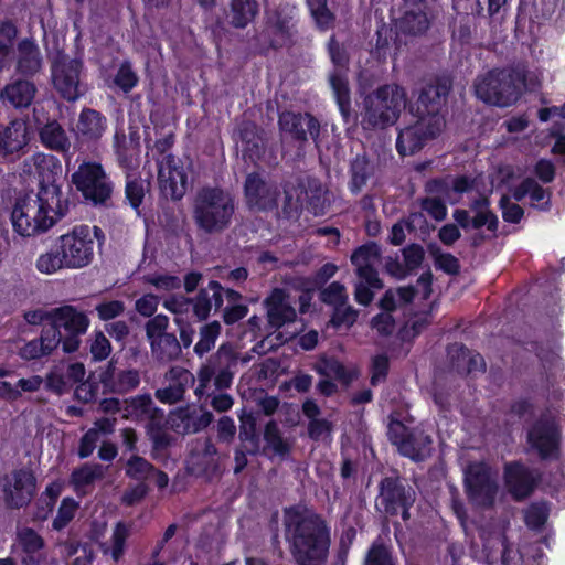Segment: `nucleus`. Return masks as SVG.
I'll return each mask as SVG.
<instances>
[{
	"label": "nucleus",
	"instance_id": "obj_1",
	"mask_svg": "<svg viewBox=\"0 0 565 565\" xmlns=\"http://www.w3.org/2000/svg\"><path fill=\"white\" fill-rule=\"evenodd\" d=\"M284 536L297 565H321L331 544L330 530L316 512L301 505L284 509Z\"/></svg>",
	"mask_w": 565,
	"mask_h": 565
},
{
	"label": "nucleus",
	"instance_id": "obj_2",
	"mask_svg": "<svg viewBox=\"0 0 565 565\" xmlns=\"http://www.w3.org/2000/svg\"><path fill=\"white\" fill-rule=\"evenodd\" d=\"M61 195L57 184L41 182L36 194L18 199L11 213L14 231L24 237L47 232L67 212L68 204Z\"/></svg>",
	"mask_w": 565,
	"mask_h": 565
},
{
	"label": "nucleus",
	"instance_id": "obj_3",
	"mask_svg": "<svg viewBox=\"0 0 565 565\" xmlns=\"http://www.w3.org/2000/svg\"><path fill=\"white\" fill-rule=\"evenodd\" d=\"M235 211V199L228 191L204 186L194 198L192 218L199 232L215 236L231 227Z\"/></svg>",
	"mask_w": 565,
	"mask_h": 565
},
{
	"label": "nucleus",
	"instance_id": "obj_4",
	"mask_svg": "<svg viewBox=\"0 0 565 565\" xmlns=\"http://www.w3.org/2000/svg\"><path fill=\"white\" fill-rule=\"evenodd\" d=\"M407 103L406 90L397 84H385L365 95L361 125L365 130H383L397 122Z\"/></svg>",
	"mask_w": 565,
	"mask_h": 565
},
{
	"label": "nucleus",
	"instance_id": "obj_5",
	"mask_svg": "<svg viewBox=\"0 0 565 565\" xmlns=\"http://www.w3.org/2000/svg\"><path fill=\"white\" fill-rule=\"evenodd\" d=\"M524 76L514 68H495L480 75L475 81L476 96L487 104L508 107L514 104L522 93Z\"/></svg>",
	"mask_w": 565,
	"mask_h": 565
},
{
	"label": "nucleus",
	"instance_id": "obj_6",
	"mask_svg": "<svg viewBox=\"0 0 565 565\" xmlns=\"http://www.w3.org/2000/svg\"><path fill=\"white\" fill-rule=\"evenodd\" d=\"M239 364V353L232 343H223L212 353L198 371L199 385L194 390L201 401L211 381L217 391H225L233 384Z\"/></svg>",
	"mask_w": 565,
	"mask_h": 565
},
{
	"label": "nucleus",
	"instance_id": "obj_7",
	"mask_svg": "<svg viewBox=\"0 0 565 565\" xmlns=\"http://www.w3.org/2000/svg\"><path fill=\"white\" fill-rule=\"evenodd\" d=\"M381 248L374 242L356 248L351 255V263L355 267L354 299L362 306H369L374 298V291L381 290L384 285L380 279L375 266L380 263Z\"/></svg>",
	"mask_w": 565,
	"mask_h": 565
},
{
	"label": "nucleus",
	"instance_id": "obj_8",
	"mask_svg": "<svg viewBox=\"0 0 565 565\" xmlns=\"http://www.w3.org/2000/svg\"><path fill=\"white\" fill-rule=\"evenodd\" d=\"M72 183L85 201L95 206H109L113 196V183L98 162L85 161L72 174Z\"/></svg>",
	"mask_w": 565,
	"mask_h": 565
},
{
	"label": "nucleus",
	"instance_id": "obj_9",
	"mask_svg": "<svg viewBox=\"0 0 565 565\" xmlns=\"http://www.w3.org/2000/svg\"><path fill=\"white\" fill-rule=\"evenodd\" d=\"M89 318L73 306H62L50 311V323L45 329H54L57 333L58 345L65 353L76 352L89 327Z\"/></svg>",
	"mask_w": 565,
	"mask_h": 565
},
{
	"label": "nucleus",
	"instance_id": "obj_10",
	"mask_svg": "<svg viewBox=\"0 0 565 565\" xmlns=\"http://www.w3.org/2000/svg\"><path fill=\"white\" fill-rule=\"evenodd\" d=\"M327 50L333 70L328 76L341 115L348 119L351 111V90L349 86L350 54L343 43L332 34L327 43Z\"/></svg>",
	"mask_w": 565,
	"mask_h": 565
},
{
	"label": "nucleus",
	"instance_id": "obj_11",
	"mask_svg": "<svg viewBox=\"0 0 565 565\" xmlns=\"http://www.w3.org/2000/svg\"><path fill=\"white\" fill-rule=\"evenodd\" d=\"M169 317L162 313L149 319L145 323L147 341L153 361L159 364H169L182 356L181 344L177 335L168 332Z\"/></svg>",
	"mask_w": 565,
	"mask_h": 565
},
{
	"label": "nucleus",
	"instance_id": "obj_12",
	"mask_svg": "<svg viewBox=\"0 0 565 565\" xmlns=\"http://www.w3.org/2000/svg\"><path fill=\"white\" fill-rule=\"evenodd\" d=\"M376 509L390 516L402 515L404 521L409 519V509L416 500L415 490L399 476L385 477L379 484Z\"/></svg>",
	"mask_w": 565,
	"mask_h": 565
},
{
	"label": "nucleus",
	"instance_id": "obj_13",
	"mask_svg": "<svg viewBox=\"0 0 565 565\" xmlns=\"http://www.w3.org/2000/svg\"><path fill=\"white\" fill-rule=\"evenodd\" d=\"M387 436L398 452L415 462L425 461L431 456L433 439L419 428L409 429L397 419L388 424Z\"/></svg>",
	"mask_w": 565,
	"mask_h": 565
},
{
	"label": "nucleus",
	"instance_id": "obj_14",
	"mask_svg": "<svg viewBox=\"0 0 565 565\" xmlns=\"http://www.w3.org/2000/svg\"><path fill=\"white\" fill-rule=\"evenodd\" d=\"M83 61L58 53L51 65L54 88L67 102H75L85 93L81 74Z\"/></svg>",
	"mask_w": 565,
	"mask_h": 565
},
{
	"label": "nucleus",
	"instance_id": "obj_15",
	"mask_svg": "<svg viewBox=\"0 0 565 565\" xmlns=\"http://www.w3.org/2000/svg\"><path fill=\"white\" fill-rule=\"evenodd\" d=\"M62 258L66 269H82L92 264L94 259V239L87 225L75 226L71 232L57 238Z\"/></svg>",
	"mask_w": 565,
	"mask_h": 565
},
{
	"label": "nucleus",
	"instance_id": "obj_16",
	"mask_svg": "<svg viewBox=\"0 0 565 565\" xmlns=\"http://www.w3.org/2000/svg\"><path fill=\"white\" fill-rule=\"evenodd\" d=\"M445 121L443 117H422L399 130L396 149L401 156H413L420 151L428 141L435 139L441 131Z\"/></svg>",
	"mask_w": 565,
	"mask_h": 565
},
{
	"label": "nucleus",
	"instance_id": "obj_17",
	"mask_svg": "<svg viewBox=\"0 0 565 565\" xmlns=\"http://www.w3.org/2000/svg\"><path fill=\"white\" fill-rule=\"evenodd\" d=\"M36 491V477L30 468L14 469L2 479V499L8 509L26 508Z\"/></svg>",
	"mask_w": 565,
	"mask_h": 565
},
{
	"label": "nucleus",
	"instance_id": "obj_18",
	"mask_svg": "<svg viewBox=\"0 0 565 565\" xmlns=\"http://www.w3.org/2000/svg\"><path fill=\"white\" fill-rule=\"evenodd\" d=\"M465 487L469 500L482 508H490L495 501L498 481L490 468L481 462L470 463L465 470Z\"/></svg>",
	"mask_w": 565,
	"mask_h": 565
},
{
	"label": "nucleus",
	"instance_id": "obj_19",
	"mask_svg": "<svg viewBox=\"0 0 565 565\" xmlns=\"http://www.w3.org/2000/svg\"><path fill=\"white\" fill-rule=\"evenodd\" d=\"M280 191L264 173L250 172L244 182V198L250 211H271L277 207Z\"/></svg>",
	"mask_w": 565,
	"mask_h": 565
},
{
	"label": "nucleus",
	"instance_id": "obj_20",
	"mask_svg": "<svg viewBox=\"0 0 565 565\" xmlns=\"http://www.w3.org/2000/svg\"><path fill=\"white\" fill-rule=\"evenodd\" d=\"M188 472L204 481L221 475V455L211 438L198 439L186 459Z\"/></svg>",
	"mask_w": 565,
	"mask_h": 565
},
{
	"label": "nucleus",
	"instance_id": "obj_21",
	"mask_svg": "<svg viewBox=\"0 0 565 565\" xmlns=\"http://www.w3.org/2000/svg\"><path fill=\"white\" fill-rule=\"evenodd\" d=\"M160 191L173 201L181 200L188 190V175L179 159L169 154L156 158Z\"/></svg>",
	"mask_w": 565,
	"mask_h": 565
},
{
	"label": "nucleus",
	"instance_id": "obj_22",
	"mask_svg": "<svg viewBox=\"0 0 565 565\" xmlns=\"http://www.w3.org/2000/svg\"><path fill=\"white\" fill-rule=\"evenodd\" d=\"M527 444L543 460L556 457L559 431L551 416L540 417L527 430Z\"/></svg>",
	"mask_w": 565,
	"mask_h": 565
},
{
	"label": "nucleus",
	"instance_id": "obj_23",
	"mask_svg": "<svg viewBox=\"0 0 565 565\" xmlns=\"http://www.w3.org/2000/svg\"><path fill=\"white\" fill-rule=\"evenodd\" d=\"M451 82L447 77H438L425 84L415 102L416 115L422 117H441L439 110L447 100Z\"/></svg>",
	"mask_w": 565,
	"mask_h": 565
},
{
	"label": "nucleus",
	"instance_id": "obj_24",
	"mask_svg": "<svg viewBox=\"0 0 565 565\" xmlns=\"http://www.w3.org/2000/svg\"><path fill=\"white\" fill-rule=\"evenodd\" d=\"M171 428L180 435H192L207 428L214 420L212 412L203 405L181 407L171 415Z\"/></svg>",
	"mask_w": 565,
	"mask_h": 565
},
{
	"label": "nucleus",
	"instance_id": "obj_25",
	"mask_svg": "<svg viewBox=\"0 0 565 565\" xmlns=\"http://www.w3.org/2000/svg\"><path fill=\"white\" fill-rule=\"evenodd\" d=\"M278 125L282 132L300 142L308 138L317 140L320 134L319 121L309 113L284 111L279 115Z\"/></svg>",
	"mask_w": 565,
	"mask_h": 565
},
{
	"label": "nucleus",
	"instance_id": "obj_26",
	"mask_svg": "<svg viewBox=\"0 0 565 565\" xmlns=\"http://www.w3.org/2000/svg\"><path fill=\"white\" fill-rule=\"evenodd\" d=\"M168 382L166 387L156 391V397L166 404H177L184 399L189 386L195 382L194 375L182 366H171L164 374Z\"/></svg>",
	"mask_w": 565,
	"mask_h": 565
},
{
	"label": "nucleus",
	"instance_id": "obj_27",
	"mask_svg": "<svg viewBox=\"0 0 565 565\" xmlns=\"http://www.w3.org/2000/svg\"><path fill=\"white\" fill-rule=\"evenodd\" d=\"M1 158H20L29 145L28 127L23 119L14 118L7 125L0 124Z\"/></svg>",
	"mask_w": 565,
	"mask_h": 565
},
{
	"label": "nucleus",
	"instance_id": "obj_28",
	"mask_svg": "<svg viewBox=\"0 0 565 565\" xmlns=\"http://www.w3.org/2000/svg\"><path fill=\"white\" fill-rule=\"evenodd\" d=\"M504 478L509 492L522 500L533 492L540 476L522 463L512 462L505 466Z\"/></svg>",
	"mask_w": 565,
	"mask_h": 565
},
{
	"label": "nucleus",
	"instance_id": "obj_29",
	"mask_svg": "<svg viewBox=\"0 0 565 565\" xmlns=\"http://www.w3.org/2000/svg\"><path fill=\"white\" fill-rule=\"evenodd\" d=\"M38 113L39 109L34 108L33 116L35 125L38 126L41 143L46 149L66 156L72 147L71 138L68 137L66 130L56 119H52L45 124H42Z\"/></svg>",
	"mask_w": 565,
	"mask_h": 565
},
{
	"label": "nucleus",
	"instance_id": "obj_30",
	"mask_svg": "<svg viewBox=\"0 0 565 565\" xmlns=\"http://www.w3.org/2000/svg\"><path fill=\"white\" fill-rule=\"evenodd\" d=\"M116 156L119 164L132 170L138 164L140 153V134L137 127H129L128 132L117 130L114 136Z\"/></svg>",
	"mask_w": 565,
	"mask_h": 565
},
{
	"label": "nucleus",
	"instance_id": "obj_31",
	"mask_svg": "<svg viewBox=\"0 0 565 565\" xmlns=\"http://www.w3.org/2000/svg\"><path fill=\"white\" fill-rule=\"evenodd\" d=\"M35 84L28 79H15L0 89V100L7 108L22 110L29 108L36 95Z\"/></svg>",
	"mask_w": 565,
	"mask_h": 565
},
{
	"label": "nucleus",
	"instance_id": "obj_32",
	"mask_svg": "<svg viewBox=\"0 0 565 565\" xmlns=\"http://www.w3.org/2000/svg\"><path fill=\"white\" fill-rule=\"evenodd\" d=\"M267 309V321L271 329H279L294 322L297 313L285 290L276 288L264 301Z\"/></svg>",
	"mask_w": 565,
	"mask_h": 565
},
{
	"label": "nucleus",
	"instance_id": "obj_33",
	"mask_svg": "<svg viewBox=\"0 0 565 565\" xmlns=\"http://www.w3.org/2000/svg\"><path fill=\"white\" fill-rule=\"evenodd\" d=\"M235 136L243 143V156L252 162L258 161L265 152V143L257 125L249 120H242L236 129Z\"/></svg>",
	"mask_w": 565,
	"mask_h": 565
},
{
	"label": "nucleus",
	"instance_id": "obj_34",
	"mask_svg": "<svg viewBox=\"0 0 565 565\" xmlns=\"http://www.w3.org/2000/svg\"><path fill=\"white\" fill-rule=\"evenodd\" d=\"M106 126L105 116L93 108H84L76 124V134L85 141H96L104 135Z\"/></svg>",
	"mask_w": 565,
	"mask_h": 565
},
{
	"label": "nucleus",
	"instance_id": "obj_35",
	"mask_svg": "<svg viewBox=\"0 0 565 565\" xmlns=\"http://www.w3.org/2000/svg\"><path fill=\"white\" fill-rule=\"evenodd\" d=\"M428 191L435 194L434 198H426L422 202V207L436 221H443L446 217L447 209L445 201L449 199V183L444 180H434L428 183Z\"/></svg>",
	"mask_w": 565,
	"mask_h": 565
},
{
	"label": "nucleus",
	"instance_id": "obj_36",
	"mask_svg": "<svg viewBox=\"0 0 565 565\" xmlns=\"http://www.w3.org/2000/svg\"><path fill=\"white\" fill-rule=\"evenodd\" d=\"M42 67V56L39 46L30 39H23L18 44L17 72L24 76L35 75Z\"/></svg>",
	"mask_w": 565,
	"mask_h": 565
},
{
	"label": "nucleus",
	"instance_id": "obj_37",
	"mask_svg": "<svg viewBox=\"0 0 565 565\" xmlns=\"http://www.w3.org/2000/svg\"><path fill=\"white\" fill-rule=\"evenodd\" d=\"M266 32L270 36V45L273 47L287 45L291 42L292 38L291 18L278 11H273L267 17Z\"/></svg>",
	"mask_w": 565,
	"mask_h": 565
},
{
	"label": "nucleus",
	"instance_id": "obj_38",
	"mask_svg": "<svg viewBox=\"0 0 565 565\" xmlns=\"http://www.w3.org/2000/svg\"><path fill=\"white\" fill-rule=\"evenodd\" d=\"M375 166L369 156L363 152L356 154L350 163V190L358 194L366 185L367 181L374 175Z\"/></svg>",
	"mask_w": 565,
	"mask_h": 565
},
{
	"label": "nucleus",
	"instance_id": "obj_39",
	"mask_svg": "<svg viewBox=\"0 0 565 565\" xmlns=\"http://www.w3.org/2000/svg\"><path fill=\"white\" fill-rule=\"evenodd\" d=\"M54 329L42 330L40 339L32 340L21 348L23 359L34 360L51 354L58 347V338Z\"/></svg>",
	"mask_w": 565,
	"mask_h": 565
},
{
	"label": "nucleus",
	"instance_id": "obj_40",
	"mask_svg": "<svg viewBox=\"0 0 565 565\" xmlns=\"http://www.w3.org/2000/svg\"><path fill=\"white\" fill-rule=\"evenodd\" d=\"M265 446L263 454L270 451L274 456L285 458L291 450V443L282 436V433L275 420H269L263 431Z\"/></svg>",
	"mask_w": 565,
	"mask_h": 565
},
{
	"label": "nucleus",
	"instance_id": "obj_41",
	"mask_svg": "<svg viewBox=\"0 0 565 565\" xmlns=\"http://www.w3.org/2000/svg\"><path fill=\"white\" fill-rule=\"evenodd\" d=\"M107 472V467L100 463H84L73 470L70 483L76 492H85L86 488L102 480Z\"/></svg>",
	"mask_w": 565,
	"mask_h": 565
},
{
	"label": "nucleus",
	"instance_id": "obj_42",
	"mask_svg": "<svg viewBox=\"0 0 565 565\" xmlns=\"http://www.w3.org/2000/svg\"><path fill=\"white\" fill-rule=\"evenodd\" d=\"M448 355L450 358L451 366L458 373H471L484 365L482 358L471 355L470 351L462 344L454 343L448 348Z\"/></svg>",
	"mask_w": 565,
	"mask_h": 565
},
{
	"label": "nucleus",
	"instance_id": "obj_43",
	"mask_svg": "<svg viewBox=\"0 0 565 565\" xmlns=\"http://www.w3.org/2000/svg\"><path fill=\"white\" fill-rule=\"evenodd\" d=\"M306 195L315 215H323L330 206V193L323 183L313 177L306 179Z\"/></svg>",
	"mask_w": 565,
	"mask_h": 565
},
{
	"label": "nucleus",
	"instance_id": "obj_44",
	"mask_svg": "<svg viewBox=\"0 0 565 565\" xmlns=\"http://www.w3.org/2000/svg\"><path fill=\"white\" fill-rule=\"evenodd\" d=\"M238 439V446L248 451L250 456L260 452V438L256 429V419L252 414L241 417Z\"/></svg>",
	"mask_w": 565,
	"mask_h": 565
},
{
	"label": "nucleus",
	"instance_id": "obj_45",
	"mask_svg": "<svg viewBox=\"0 0 565 565\" xmlns=\"http://www.w3.org/2000/svg\"><path fill=\"white\" fill-rule=\"evenodd\" d=\"M312 369L320 376L326 379H335L344 385H348L353 379L352 373L334 358L322 356L313 364Z\"/></svg>",
	"mask_w": 565,
	"mask_h": 565
},
{
	"label": "nucleus",
	"instance_id": "obj_46",
	"mask_svg": "<svg viewBox=\"0 0 565 565\" xmlns=\"http://www.w3.org/2000/svg\"><path fill=\"white\" fill-rule=\"evenodd\" d=\"M158 408L149 394L138 395L127 401L125 417L132 420H146L154 417Z\"/></svg>",
	"mask_w": 565,
	"mask_h": 565
},
{
	"label": "nucleus",
	"instance_id": "obj_47",
	"mask_svg": "<svg viewBox=\"0 0 565 565\" xmlns=\"http://www.w3.org/2000/svg\"><path fill=\"white\" fill-rule=\"evenodd\" d=\"M221 289V284L211 280L205 288H201L195 297L192 298L193 313L199 320H206L213 308V298L215 292Z\"/></svg>",
	"mask_w": 565,
	"mask_h": 565
},
{
	"label": "nucleus",
	"instance_id": "obj_48",
	"mask_svg": "<svg viewBox=\"0 0 565 565\" xmlns=\"http://www.w3.org/2000/svg\"><path fill=\"white\" fill-rule=\"evenodd\" d=\"M221 323L218 321H212L200 327L199 340L193 347V352L196 356L203 358L209 353L216 343L221 334Z\"/></svg>",
	"mask_w": 565,
	"mask_h": 565
},
{
	"label": "nucleus",
	"instance_id": "obj_49",
	"mask_svg": "<svg viewBox=\"0 0 565 565\" xmlns=\"http://www.w3.org/2000/svg\"><path fill=\"white\" fill-rule=\"evenodd\" d=\"M257 4L255 0H232L230 23L235 28H245L256 15Z\"/></svg>",
	"mask_w": 565,
	"mask_h": 565
},
{
	"label": "nucleus",
	"instance_id": "obj_50",
	"mask_svg": "<svg viewBox=\"0 0 565 565\" xmlns=\"http://www.w3.org/2000/svg\"><path fill=\"white\" fill-rule=\"evenodd\" d=\"M148 438L151 443V458L163 461L169 458V449L174 444L175 438L161 428H153L148 431Z\"/></svg>",
	"mask_w": 565,
	"mask_h": 565
},
{
	"label": "nucleus",
	"instance_id": "obj_51",
	"mask_svg": "<svg viewBox=\"0 0 565 565\" xmlns=\"http://www.w3.org/2000/svg\"><path fill=\"white\" fill-rule=\"evenodd\" d=\"M140 384V373L136 369L120 370L115 376L108 381V390L116 394H126Z\"/></svg>",
	"mask_w": 565,
	"mask_h": 565
},
{
	"label": "nucleus",
	"instance_id": "obj_52",
	"mask_svg": "<svg viewBox=\"0 0 565 565\" xmlns=\"http://www.w3.org/2000/svg\"><path fill=\"white\" fill-rule=\"evenodd\" d=\"M399 30L405 34H423L429 26L426 13L420 9L406 11L399 20Z\"/></svg>",
	"mask_w": 565,
	"mask_h": 565
},
{
	"label": "nucleus",
	"instance_id": "obj_53",
	"mask_svg": "<svg viewBox=\"0 0 565 565\" xmlns=\"http://www.w3.org/2000/svg\"><path fill=\"white\" fill-rule=\"evenodd\" d=\"M154 472V466L146 458L134 454L125 465V475L136 480L138 483H146L151 480V475Z\"/></svg>",
	"mask_w": 565,
	"mask_h": 565
},
{
	"label": "nucleus",
	"instance_id": "obj_54",
	"mask_svg": "<svg viewBox=\"0 0 565 565\" xmlns=\"http://www.w3.org/2000/svg\"><path fill=\"white\" fill-rule=\"evenodd\" d=\"M307 6L319 30L326 31L333 26L335 15L328 8V0H307Z\"/></svg>",
	"mask_w": 565,
	"mask_h": 565
},
{
	"label": "nucleus",
	"instance_id": "obj_55",
	"mask_svg": "<svg viewBox=\"0 0 565 565\" xmlns=\"http://www.w3.org/2000/svg\"><path fill=\"white\" fill-rule=\"evenodd\" d=\"M35 267L41 274L45 275H53L61 269H66V263L62 258L58 245L55 249L41 254L36 259Z\"/></svg>",
	"mask_w": 565,
	"mask_h": 565
},
{
	"label": "nucleus",
	"instance_id": "obj_56",
	"mask_svg": "<svg viewBox=\"0 0 565 565\" xmlns=\"http://www.w3.org/2000/svg\"><path fill=\"white\" fill-rule=\"evenodd\" d=\"M17 541L24 553H40L45 546L43 537L31 527L19 529Z\"/></svg>",
	"mask_w": 565,
	"mask_h": 565
},
{
	"label": "nucleus",
	"instance_id": "obj_57",
	"mask_svg": "<svg viewBox=\"0 0 565 565\" xmlns=\"http://www.w3.org/2000/svg\"><path fill=\"white\" fill-rule=\"evenodd\" d=\"M423 223H425V217L420 212L412 213L405 221V224L402 222L395 223L391 230V244L398 246L405 241L404 227H407L408 231H414L418 225H422Z\"/></svg>",
	"mask_w": 565,
	"mask_h": 565
},
{
	"label": "nucleus",
	"instance_id": "obj_58",
	"mask_svg": "<svg viewBox=\"0 0 565 565\" xmlns=\"http://www.w3.org/2000/svg\"><path fill=\"white\" fill-rule=\"evenodd\" d=\"M359 316V311L350 306L348 302L345 305H339L333 307V313L330 320V323L334 328H347L349 329L354 324Z\"/></svg>",
	"mask_w": 565,
	"mask_h": 565
},
{
	"label": "nucleus",
	"instance_id": "obj_59",
	"mask_svg": "<svg viewBox=\"0 0 565 565\" xmlns=\"http://www.w3.org/2000/svg\"><path fill=\"white\" fill-rule=\"evenodd\" d=\"M89 352L95 361H104L111 353V344L103 331H96L89 339Z\"/></svg>",
	"mask_w": 565,
	"mask_h": 565
},
{
	"label": "nucleus",
	"instance_id": "obj_60",
	"mask_svg": "<svg viewBox=\"0 0 565 565\" xmlns=\"http://www.w3.org/2000/svg\"><path fill=\"white\" fill-rule=\"evenodd\" d=\"M320 299L322 302L337 307L339 305H345L348 302V294L344 285L339 281L331 282L320 292Z\"/></svg>",
	"mask_w": 565,
	"mask_h": 565
},
{
	"label": "nucleus",
	"instance_id": "obj_61",
	"mask_svg": "<svg viewBox=\"0 0 565 565\" xmlns=\"http://www.w3.org/2000/svg\"><path fill=\"white\" fill-rule=\"evenodd\" d=\"M95 310L102 321H110L122 316L126 305L121 300H105L96 305Z\"/></svg>",
	"mask_w": 565,
	"mask_h": 565
},
{
	"label": "nucleus",
	"instance_id": "obj_62",
	"mask_svg": "<svg viewBox=\"0 0 565 565\" xmlns=\"http://www.w3.org/2000/svg\"><path fill=\"white\" fill-rule=\"evenodd\" d=\"M18 35V29L11 21L0 23V61L4 60L13 46V42Z\"/></svg>",
	"mask_w": 565,
	"mask_h": 565
},
{
	"label": "nucleus",
	"instance_id": "obj_63",
	"mask_svg": "<svg viewBox=\"0 0 565 565\" xmlns=\"http://www.w3.org/2000/svg\"><path fill=\"white\" fill-rule=\"evenodd\" d=\"M205 404H209L214 411L225 413L234 405V398L223 391H217L215 387L212 392L205 390Z\"/></svg>",
	"mask_w": 565,
	"mask_h": 565
},
{
	"label": "nucleus",
	"instance_id": "obj_64",
	"mask_svg": "<svg viewBox=\"0 0 565 565\" xmlns=\"http://www.w3.org/2000/svg\"><path fill=\"white\" fill-rule=\"evenodd\" d=\"M364 565H395V563L385 545L374 543L367 551Z\"/></svg>",
	"mask_w": 565,
	"mask_h": 565
}]
</instances>
